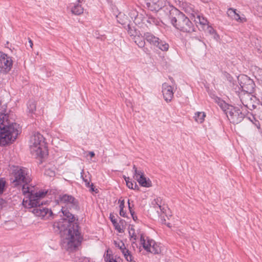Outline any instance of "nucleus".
<instances>
[{"label": "nucleus", "instance_id": "1", "mask_svg": "<svg viewBox=\"0 0 262 262\" xmlns=\"http://www.w3.org/2000/svg\"><path fill=\"white\" fill-rule=\"evenodd\" d=\"M47 191H37L34 187L23 188V194L25 198L22 204L27 208L32 209L31 212L37 217L47 220L52 217L53 212L50 209L45 206L40 200L44 198Z\"/></svg>", "mask_w": 262, "mask_h": 262}, {"label": "nucleus", "instance_id": "2", "mask_svg": "<svg viewBox=\"0 0 262 262\" xmlns=\"http://www.w3.org/2000/svg\"><path fill=\"white\" fill-rule=\"evenodd\" d=\"M64 217L59 225L63 229V238L62 242L63 248L70 252L75 250L80 245L81 238L78 226L74 223V215L66 210H62Z\"/></svg>", "mask_w": 262, "mask_h": 262}, {"label": "nucleus", "instance_id": "3", "mask_svg": "<svg viewBox=\"0 0 262 262\" xmlns=\"http://www.w3.org/2000/svg\"><path fill=\"white\" fill-rule=\"evenodd\" d=\"M168 14H165L163 18L164 20H170L171 23L177 29L186 32H190L193 30V25L189 18L175 8H166Z\"/></svg>", "mask_w": 262, "mask_h": 262}, {"label": "nucleus", "instance_id": "4", "mask_svg": "<svg viewBox=\"0 0 262 262\" xmlns=\"http://www.w3.org/2000/svg\"><path fill=\"white\" fill-rule=\"evenodd\" d=\"M240 88L236 85L234 90L231 93V98L233 101L238 105L242 104L244 106L249 110H253L256 108V104H257V99L255 96L252 95L251 93L245 92H239Z\"/></svg>", "mask_w": 262, "mask_h": 262}, {"label": "nucleus", "instance_id": "5", "mask_svg": "<svg viewBox=\"0 0 262 262\" xmlns=\"http://www.w3.org/2000/svg\"><path fill=\"white\" fill-rule=\"evenodd\" d=\"M31 153L36 158H44L48 154L45 138L39 133H34L30 140Z\"/></svg>", "mask_w": 262, "mask_h": 262}, {"label": "nucleus", "instance_id": "6", "mask_svg": "<svg viewBox=\"0 0 262 262\" xmlns=\"http://www.w3.org/2000/svg\"><path fill=\"white\" fill-rule=\"evenodd\" d=\"M31 181L29 171L24 167L15 168L12 172L11 182L14 186L22 185V188L24 186L27 187H32L28 184Z\"/></svg>", "mask_w": 262, "mask_h": 262}, {"label": "nucleus", "instance_id": "7", "mask_svg": "<svg viewBox=\"0 0 262 262\" xmlns=\"http://www.w3.org/2000/svg\"><path fill=\"white\" fill-rule=\"evenodd\" d=\"M19 125H14L10 129H1L0 145L5 146L12 143L17 138L19 132Z\"/></svg>", "mask_w": 262, "mask_h": 262}, {"label": "nucleus", "instance_id": "8", "mask_svg": "<svg viewBox=\"0 0 262 262\" xmlns=\"http://www.w3.org/2000/svg\"><path fill=\"white\" fill-rule=\"evenodd\" d=\"M225 113L229 121L233 124H238L244 119L245 116L240 110L232 106H229Z\"/></svg>", "mask_w": 262, "mask_h": 262}, {"label": "nucleus", "instance_id": "9", "mask_svg": "<svg viewBox=\"0 0 262 262\" xmlns=\"http://www.w3.org/2000/svg\"><path fill=\"white\" fill-rule=\"evenodd\" d=\"M239 84L242 90L241 92L252 93L254 92L255 84L253 81L247 76L243 75L238 77Z\"/></svg>", "mask_w": 262, "mask_h": 262}, {"label": "nucleus", "instance_id": "10", "mask_svg": "<svg viewBox=\"0 0 262 262\" xmlns=\"http://www.w3.org/2000/svg\"><path fill=\"white\" fill-rule=\"evenodd\" d=\"M13 61L7 54L0 52V72L6 74L12 69Z\"/></svg>", "mask_w": 262, "mask_h": 262}, {"label": "nucleus", "instance_id": "11", "mask_svg": "<svg viewBox=\"0 0 262 262\" xmlns=\"http://www.w3.org/2000/svg\"><path fill=\"white\" fill-rule=\"evenodd\" d=\"M146 5L148 8L152 11H158L159 10L164 9V11L166 14H168V11L166 9V8H169L170 7L165 6V0H146Z\"/></svg>", "mask_w": 262, "mask_h": 262}, {"label": "nucleus", "instance_id": "12", "mask_svg": "<svg viewBox=\"0 0 262 262\" xmlns=\"http://www.w3.org/2000/svg\"><path fill=\"white\" fill-rule=\"evenodd\" d=\"M141 243L147 251L154 254H157L160 251L159 246L154 241L150 240L147 238L145 239L142 235H141Z\"/></svg>", "mask_w": 262, "mask_h": 262}, {"label": "nucleus", "instance_id": "13", "mask_svg": "<svg viewBox=\"0 0 262 262\" xmlns=\"http://www.w3.org/2000/svg\"><path fill=\"white\" fill-rule=\"evenodd\" d=\"M132 15H136L134 21L136 25H140L145 24L146 22L149 23L155 22V19L153 17L149 18L143 10H141L140 12L133 11Z\"/></svg>", "mask_w": 262, "mask_h": 262}, {"label": "nucleus", "instance_id": "14", "mask_svg": "<svg viewBox=\"0 0 262 262\" xmlns=\"http://www.w3.org/2000/svg\"><path fill=\"white\" fill-rule=\"evenodd\" d=\"M134 170V178L143 187H149L151 186V182L149 179H146L144 177L143 172L137 169L135 165L133 166Z\"/></svg>", "mask_w": 262, "mask_h": 262}, {"label": "nucleus", "instance_id": "15", "mask_svg": "<svg viewBox=\"0 0 262 262\" xmlns=\"http://www.w3.org/2000/svg\"><path fill=\"white\" fill-rule=\"evenodd\" d=\"M14 125H18L14 122L12 119H9V116L6 114H0V129H10L14 126Z\"/></svg>", "mask_w": 262, "mask_h": 262}, {"label": "nucleus", "instance_id": "16", "mask_svg": "<svg viewBox=\"0 0 262 262\" xmlns=\"http://www.w3.org/2000/svg\"><path fill=\"white\" fill-rule=\"evenodd\" d=\"M128 32L131 36H134V40L135 42L140 48H143L145 45V41L144 37L138 34L136 29H133L130 24H127Z\"/></svg>", "mask_w": 262, "mask_h": 262}, {"label": "nucleus", "instance_id": "17", "mask_svg": "<svg viewBox=\"0 0 262 262\" xmlns=\"http://www.w3.org/2000/svg\"><path fill=\"white\" fill-rule=\"evenodd\" d=\"M59 199L61 203L66 204L70 208L77 209L78 206L77 202L72 196L62 194L59 196Z\"/></svg>", "mask_w": 262, "mask_h": 262}, {"label": "nucleus", "instance_id": "18", "mask_svg": "<svg viewBox=\"0 0 262 262\" xmlns=\"http://www.w3.org/2000/svg\"><path fill=\"white\" fill-rule=\"evenodd\" d=\"M162 93L165 100L170 102L173 96V88L168 83L165 82L162 84Z\"/></svg>", "mask_w": 262, "mask_h": 262}, {"label": "nucleus", "instance_id": "19", "mask_svg": "<svg viewBox=\"0 0 262 262\" xmlns=\"http://www.w3.org/2000/svg\"><path fill=\"white\" fill-rule=\"evenodd\" d=\"M114 243L116 247L120 250L126 259L127 261H132V256L128 250L125 248L124 244L121 241H114Z\"/></svg>", "mask_w": 262, "mask_h": 262}, {"label": "nucleus", "instance_id": "20", "mask_svg": "<svg viewBox=\"0 0 262 262\" xmlns=\"http://www.w3.org/2000/svg\"><path fill=\"white\" fill-rule=\"evenodd\" d=\"M236 9L229 8L227 11V14L229 17L237 21H243L244 18L240 17L239 14L236 12Z\"/></svg>", "mask_w": 262, "mask_h": 262}, {"label": "nucleus", "instance_id": "21", "mask_svg": "<svg viewBox=\"0 0 262 262\" xmlns=\"http://www.w3.org/2000/svg\"><path fill=\"white\" fill-rule=\"evenodd\" d=\"M145 39L147 40V41L149 42L150 43L152 44L153 45L155 46V45H157V42H158V40H159V38L156 37L152 34L147 33L145 34Z\"/></svg>", "mask_w": 262, "mask_h": 262}, {"label": "nucleus", "instance_id": "22", "mask_svg": "<svg viewBox=\"0 0 262 262\" xmlns=\"http://www.w3.org/2000/svg\"><path fill=\"white\" fill-rule=\"evenodd\" d=\"M71 12L74 14L80 15L83 13V8L79 4H75L71 8Z\"/></svg>", "mask_w": 262, "mask_h": 262}, {"label": "nucleus", "instance_id": "23", "mask_svg": "<svg viewBox=\"0 0 262 262\" xmlns=\"http://www.w3.org/2000/svg\"><path fill=\"white\" fill-rule=\"evenodd\" d=\"M157 45H155L156 46L158 47L160 50L163 51H167L169 49V45L165 41L162 40H158Z\"/></svg>", "mask_w": 262, "mask_h": 262}, {"label": "nucleus", "instance_id": "24", "mask_svg": "<svg viewBox=\"0 0 262 262\" xmlns=\"http://www.w3.org/2000/svg\"><path fill=\"white\" fill-rule=\"evenodd\" d=\"M206 117V114L204 112H197L195 114L194 118L195 121L199 123H202L204 118Z\"/></svg>", "mask_w": 262, "mask_h": 262}, {"label": "nucleus", "instance_id": "25", "mask_svg": "<svg viewBox=\"0 0 262 262\" xmlns=\"http://www.w3.org/2000/svg\"><path fill=\"white\" fill-rule=\"evenodd\" d=\"M196 23H199L202 26L208 25V22L206 18L202 16L198 15L197 17L195 19Z\"/></svg>", "mask_w": 262, "mask_h": 262}, {"label": "nucleus", "instance_id": "26", "mask_svg": "<svg viewBox=\"0 0 262 262\" xmlns=\"http://www.w3.org/2000/svg\"><path fill=\"white\" fill-rule=\"evenodd\" d=\"M84 171L83 170H82V172H81V177L82 178L83 181L85 182V184L89 186L90 185V174L89 173H88V174H85L84 177H83Z\"/></svg>", "mask_w": 262, "mask_h": 262}, {"label": "nucleus", "instance_id": "27", "mask_svg": "<svg viewBox=\"0 0 262 262\" xmlns=\"http://www.w3.org/2000/svg\"><path fill=\"white\" fill-rule=\"evenodd\" d=\"M45 174L50 177H53L55 176V172L53 168H51L48 166H47L45 172Z\"/></svg>", "mask_w": 262, "mask_h": 262}, {"label": "nucleus", "instance_id": "28", "mask_svg": "<svg viewBox=\"0 0 262 262\" xmlns=\"http://www.w3.org/2000/svg\"><path fill=\"white\" fill-rule=\"evenodd\" d=\"M124 180L126 182L127 186L129 188L135 189V188L134 187L135 186V187H136L137 186L136 183H135V184H134L132 182L129 181V178L128 177H124Z\"/></svg>", "mask_w": 262, "mask_h": 262}, {"label": "nucleus", "instance_id": "29", "mask_svg": "<svg viewBox=\"0 0 262 262\" xmlns=\"http://www.w3.org/2000/svg\"><path fill=\"white\" fill-rule=\"evenodd\" d=\"M254 115L259 119L262 120V105L254 111Z\"/></svg>", "mask_w": 262, "mask_h": 262}, {"label": "nucleus", "instance_id": "30", "mask_svg": "<svg viewBox=\"0 0 262 262\" xmlns=\"http://www.w3.org/2000/svg\"><path fill=\"white\" fill-rule=\"evenodd\" d=\"M114 226L115 228V229L117 230L119 233L123 232V226L122 225H120L117 223V221H114Z\"/></svg>", "mask_w": 262, "mask_h": 262}, {"label": "nucleus", "instance_id": "31", "mask_svg": "<svg viewBox=\"0 0 262 262\" xmlns=\"http://www.w3.org/2000/svg\"><path fill=\"white\" fill-rule=\"evenodd\" d=\"M28 109L30 112L33 113L36 110V104L34 102H31L28 105Z\"/></svg>", "mask_w": 262, "mask_h": 262}, {"label": "nucleus", "instance_id": "32", "mask_svg": "<svg viewBox=\"0 0 262 262\" xmlns=\"http://www.w3.org/2000/svg\"><path fill=\"white\" fill-rule=\"evenodd\" d=\"M129 236H130L131 239L136 240V235L135 234V230L132 227L129 229Z\"/></svg>", "mask_w": 262, "mask_h": 262}, {"label": "nucleus", "instance_id": "33", "mask_svg": "<svg viewBox=\"0 0 262 262\" xmlns=\"http://www.w3.org/2000/svg\"><path fill=\"white\" fill-rule=\"evenodd\" d=\"M6 182L3 179H0V193L4 191Z\"/></svg>", "mask_w": 262, "mask_h": 262}, {"label": "nucleus", "instance_id": "34", "mask_svg": "<svg viewBox=\"0 0 262 262\" xmlns=\"http://www.w3.org/2000/svg\"><path fill=\"white\" fill-rule=\"evenodd\" d=\"M128 208H129V211H130V214H131V215H132V216L133 219L135 221H137V216H136V215H135V212H134V211H133V210H132V209H131V207H130V202H129V200H128Z\"/></svg>", "mask_w": 262, "mask_h": 262}, {"label": "nucleus", "instance_id": "35", "mask_svg": "<svg viewBox=\"0 0 262 262\" xmlns=\"http://www.w3.org/2000/svg\"><path fill=\"white\" fill-rule=\"evenodd\" d=\"M122 17L123 18H125V19L127 18V16H126L125 15H122L121 14H120L119 15V16H118V18L119 19H121ZM118 21H119L120 23H121V24H122L123 25H124L127 24V21H121L120 20H118Z\"/></svg>", "mask_w": 262, "mask_h": 262}, {"label": "nucleus", "instance_id": "36", "mask_svg": "<svg viewBox=\"0 0 262 262\" xmlns=\"http://www.w3.org/2000/svg\"><path fill=\"white\" fill-rule=\"evenodd\" d=\"M119 201L120 202V204L119 206V207L120 209V210H122L124 207V200H119Z\"/></svg>", "mask_w": 262, "mask_h": 262}, {"label": "nucleus", "instance_id": "37", "mask_svg": "<svg viewBox=\"0 0 262 262\" xmlns=\"http://www.w3.org/2000/svg\"><path fill=\"white\" fill-rule=\"evenodd\" d=\"M208 32L212 34V33H213L215 32V30L211 27H208Z\"/></svg>", "mask_w": 262, "mask_h": 262}, {"label": "nucleus", "instance_id": "38", "mask_svg": "<svg viewBox=\"0 0 262 262\" xmlns=\"http://www.w3.org/2000/svg\"><path fill=\"white\" fill-rule=\"evenodd\" d=\"M120 215L123 217H125V212L124 211L123 209L120 210Z\"/></svg>", "mask_w": 262, "mask_h": 262}, {"label": "nucleus", "instance_id": "39", "mask_svg": "<svg viewBox=\"0 0 262 262\" xmlns=\"http://www.w3.org/2000/svg\"><path fill=\"white\" fill-rule=\"evenodd\" d=\"M110 219H111V220L113 224H114V221H116V220L114 219V216L111 215Z\"/></svg>", "mask_w": 262, "mask_h": 262}, {"label": "nucleus", "instance_id": "40", "mask_svg": "<svg viewBox=\"0 0 262 262\" xmlns=\"http://www.w3.org/2000/svg\"><path fill=\"white\" fill-rule=\"evenodd\" d=\"M89 154H90V156H91V157H94V156H95V154H94V152L93 151H90V152H89Z\"/></svg>", "mask_w": 262, "mask_h": 262}, {"label": "nucleus", "instance_id": "41", "mask_svg": "<svg viewBox=\"0 0 262 262\" xmlns=\"http://www.w3.org/2000/svg\"><path fill=\"white\" fill-rule=\"evenodd\" d=\"M29 43H30V47L31 48H32V47H33V42H32V41L31 40H29Z\"/></svg>", "mask_w": 262, "mask_h": 262}, {"label": "nucleus", "instance_id": "42", "mask_svg": "<svg viewBox=\"0 0 262 262\" xmlns=\"http://www.w3.org/2000/svg\"><path fill=\"white\" fill-rule=\"evenodd\" d=\"M91 190L93 191H94V188H93V184H91Z\"/></svg>", "mask_w": 262, "mask_h": 262}]
</instances>
